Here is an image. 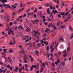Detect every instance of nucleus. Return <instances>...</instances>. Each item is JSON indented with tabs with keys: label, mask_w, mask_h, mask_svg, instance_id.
Segmentation results:
<instances>
[{
	"label": "nucleus",
	"mask_w": 73,
	"mask_h": 73,
	"mask_svg": "<svg viewBox=\"0 0 73 73\" xmlns=\"http://www.w3.org/2000/svg\"><path fill=\"white\" fill-rule=\"evenodd\" d=\"M7 0H2L1 1V3H3L2 4L0 5V7L1 8H3V7H5V8H9L11 9V7H10L9 5H8L7 4H5V3H7Z\"/></svg>",
	"instance_id": "f257e3e1"
},
{
	"label": "nucleus",
	"mask_w": 73,
	"mask_h": 73,
	"mask_svg": "<svg viewBox=\"0 0 73 73\" xmlns=\"http://www.w3.org/2000/svg\"><path fill=\"white\" fill-rule=\"evenodd\" d=\"M53 5V4L52 2L47 4H45V6H46V7H50V6H51V5Z\"/></svg>",
	"instance_id": "f03ea898"
},
{
	"label": "nucleus",
	"mask_w": 73,
	"mask_h": 73,
	"mask_svg": "<svg viewBox=\"0 0 73 73\" xmlns=\"http://www.w3.org/2000/svg\"><path fill=\"white\" fill-rule=\"evenodd\" d=\"M8 33L9 35H10L11 34V33H12L13 36L14 35V33H13V31H12V29H10V31H9Z\"/></svg>",
	"instance_id": "7ed1b4c3"
},
{
	"label": "nucleus",
	"mask_w": 73,
	"mask_h": 73,
	"mask_svg": "<svg viewBox=\"0 0 73 73\" xmlns=\"http://www.w3.org/2000/svg\"><path fill=\"white\" fill-rule=\"evenodd\" d=\"M45 32L48 33H50V31L48 28H47L45 30Z\"/></svg>",
	"instance_id": "20e7f679"
},
{
	"label": "nucleus",
	"mask_w": 73,
	"mask_h": 73,
	"mask_svg": "<svg viewBox=\"0 0 73 73\" xmlns=\"http://www.w3.org/2000/svg\"><path fill=\"white\" fill-rule=\"evenodd\" d=\"M1 55H2V57H3V58H4V57H5V56H6V54H5V52H2L1 54Z\"/></svg>",
	"instance_id": "39448f33"
},
{
	"label": "nucleus",
	"mask_w": 73,
	"mask_h": 73,
	"mask_svg": "<svg viewBox=\"0 0 73 73\" xmlns=\"http://www.w3.org/2000/svg\"><path fill=\"white\" fill-rule=\"evenodd\" d=\"M62 22L60 21L58 23H57V25H61V24H62Z\"/></svg>",
	"instance_id": "423d86ee"
},
{
	"label": "nucleus",
	"mask_w": 73,
	"mask_h": 73,
	"mask_svg": "<svg viewBox=\"0 0 73 73\" xmlns=\"http://www.w3.org/2000/svg\"><path fill=\"white\" fill-rule=\"evenodd\" d=\"M6 19H9V16L7 14H6L5 16L4 17Z\"/></svg>",
	"instance_id": "0eeeda50"
},
{
	"label": "nucleus",
	"mask_w": 73,
	"mask_h": 73,
	"mask_svg": "<svg viewBox=\"0 0 73 73\" xmlns=\"http://www.w3.org/2000/svg\"><path fill=\"white\" fill-rule=\"evenodd\" d=\"M52 13H54V15H55L56 13H58V11H57V10H55V11L54 10L52 11Z\"/></svg>",
	"instance_id": "6e6552de"
},
{
	"label": "nucleus",
	"mask_w": 73,
	"mask_h": 73,
	"mask_svg": "<svg viewBox=\"0 0 73 73\" xmlns=\"http://www.w3.org/2000/svg\"><path fill=\"white\" fill-rule=\"evenodd\" d=\"M37 46H38L39 47H40L41 46V43H38L36 44Z\"/></svg>",
	"instance_id": "1a4fd4ad"
},
{
	"label": "nucleus",
	"mask_w": 73,
	"mask_h": 73,
	"mask_svg": "<svg viewBox=\"0 0 73 73\" xmlns=\"http://www.w3.org/2000/svg\"><path fill=\"white\" fill-rule=\"evenodd\" d=\"M33 13H34L33 12H32L31 13H28V16H30L31 15H33Z\"/></svg>",
	"instance_id": "9d476101"
},
{
	"label": "nucleus",
	"mask_w": 73,
	"mask_h": 73,
	"mask_svg": "<svg viewBox=\"0 0 73 73\" xmlns=\"http://www.w3.org/2000/svg\"><path fill=\"white\" fill-rule=\"evenodd\" d=\"M70 11H70V10H69L68 12H66V13L65 15H66V16H67L68 15L69 13L70 12Z\"/></svg>",
	"instance_id": "9b49d317"
},
{
	"label": "nucleus",
	"mask_w": 73,
	"mask_h": 73,
	"mask_svg": "<svg viewBox=\"0 0 73 73\" xmlns=\"http://www.w3.org/2000/svg\"><path fill=\"white\" fill-rule=\"evenodd\" d=\"M49 8H48L47 10V12L48 13L49 15H50V13H51L50 11H49Z\"/></svg>",
	"instance_id": "f8f14e48"
},
{
	"label": "nucleus",
	"mask_w": 73,
	"mask_h": 73,
	"mask_svg": "<svg viewBox=\"0 0 73 73\" xmlns=\"http://www.w3.org/2000/svg\"><path fill=\"white\" fill-rule=\"evenodd\" d=\"M41 43H42V46H44V41H43V40H41Z\"/></svg>",
	"instance_id": "ddd939ff"
},
{
	"label": "nucleus",
	"mask_w": 73,
	"mask_h": 73,
	"mask_svg": "<svg viewBox=\"0 0 73 73\" xmlns=\"http://www.w3.org/2000/svg\"><path fill=\"white\" fill-rule=\"evenodd\" d=\"M34 32L35 33H36V34H37V33H38V32H39V31L38 30V29L37 30V31H35V30H34Z\"/></svg>",
	"instance_id": "4468645a"
},
{
	"label": "nucleus",
	"mask_w": 73,
	"mask_h": 73,
	"mask_svg": "<svg viewBox=\"0 0 73 73\" xmlns=\"http://www.w3.org/2000/svg\"><path fill=\"white\" fill-rule=\"evenodd\" d=\"M61 40H62V41H64V38H62V37H61L59 40L60 41Z\"/></svg>",
	"instance_id": "2eb2a0df"
},
{
	"label": "nucleus",
	"mask_w": 73,
	"mask_h": 73,
	"mask_svg": "<svg viewBox=\"0 0 73 73\" xmlns=\"http://www.w3.org/2000/svg\"><path fill=\"white\" fill-rule=\"evenodd\" d=\"M48 21H53V19H51L49 18H48Z\"/></svg>",
	"instance_id": "dca6fc26"
},
{
	"label": "nucleus",
	"mask_w": 73,
	"mask_h": 73,
	"mask_svg": "<svg viewBox=\"0 0 73 73\" xmlns=\"http://www.w3.org/2000/svg\"><path fill=\"white\" fill-rule=\"evenodd\" d=\"M19 48H21V50H22V51L23 50V49H22V48H23V46H21V45H19Z\"/></svg>",
	"instance_id": "f3484780"
},
{
	"label": "nucleus",
	"mask_w": 73,
	"mask_h": 73,
	"mask_svg": "<svg viewBox=\"0 0 73 73\" xmlns=\"http://www.w3.org/2000/svg\"><path fill=\"white\" fill-rule=\"evenodd\" d=\"M49 25L48 26V27L50 28V25H53V24L52 23H50L49 24Z\"/></svg>",
	"instance_id": "a211bd4d"
},
{
	"label": "nucleus",
	"mask_w": 73,
	"mask_h": 73,
	"mask_svg": "<svg viewBox=\"0 0 73 73\" xmlns=\"http://www.w3.org/2000/svg\"><path fill=\"white\" fill-rule=\"evenodd\" d=\"M44 43L45 45H47L48 44V42L44 41Z\"/></svg>",
	"instance_id": "6ab92c4d"
},
{
	"label": "nucleus",
	"mask_w": 73,
	"mask_h": 73,
	"mask_svg": "<svg viewBox=\"0 0 73 73\" xmlns=\"http://www.w3.org/2000/svg\"><path fill=\"white\" fill-rule=\"evenodd\" d=\"M71 49V48H70V47L69 46H68L67 48V51H69V50H70Z\"/></svg>",
	"instance_id": "aec40b11"
},
{
	"label": "nucleus",
	"mask_w": 73,
	"mask_h": 73,
	"mask_svg": "<svg viewBox=\"0 0 73 73\" xmlns=\"http://www.w3.org/2000/svg\"><path fill=\"white\" fill-rule=\"evenodd\" d=\"M22 68H20L19 70V72L20 73H24V72H21V70H22Z\"/></svg>",
	"instance_id": "412c9836"
},
{
	"label": "nucleus",
	"mask_w": 73,
	"mask_h": 73,
	"mask_svg": "<svg viewBox=\"0 0 73 73\" xmlns=\"http://www.w3.org/2000/svg\"><path fill=\"white\" fill-rule=\"evenodd\" d=\"M3 50L4 51V52L5 53H7V49H3Z\"/></svg>",
	"instance_id": "4be33fe9"
},
{
	"label": "nucleus",
	"mask_w": 73,
	"mask_h": 73,
	"mask_svg": "<svg viewBox=\"0 0 73 73\" xmlns=\"http://www.w3.org/2000/svg\"><path fill=\"white\" fill-rule=\"evenodd\" d=\"M23 59L24 60V62L25 63V64H27V60L25 58H23Z\"/></svg>",
	"instance_id": "5701e85b"
},
{
	"label": "nucleus",
	"mask_w": 73,
	"mask_h": 73,
	"mask_svg": "<svg viewBox=\"0 0 73 73\" xmlns=\"http://www.w3.org/2000/svg\"><path fill=\"white\" fill-rule=\"evenodd\" d=\"M26 37L24 36L22 38V39L23 40H26Z\"/></svg>",
	"instance_id": "b1692460"
},
{
	"label": "nucleus",
	"mask_w": 73,
	"mask_h": 73,
	"mask_svg": "<svg viewBox=\"0 0 73 73\" xmlns=\"http://www.w3.org/2000/svg\"><path fill=\"white\" fill-rule=\"evenodd\" d=\"M15 44V43H14L13 42H10L9 43V45H13V44Z\"/></svg>",
	"instance_id": "393cba45"
},
{
	"label": "nucleus",
	"mask_w": 73,
	"mask_h": 73,
	"mask_svg": "<svg viewBox=\"0 0 73 73\" xmlns=\"http://www.w3.org/2000/svg\"><path fill=\"white\" fill-rule=\"evenodd\" d=\"M32 66H33V67L34 68H37V66L36 65H32Z\"/></svg>",
	"instance_id": "a878e982"
},
{
	"label": "nucleus",
	"mask_w": 73,
	"mask_h": 73,
	"mask_svg": "<svg viewBox=\"0 0 73 73\" xmlns=\"http://www.w3.org/2000/svg\"><path fill=\"white\" fill-rule=\"evenodd\" d=\"M35 23H38L39 22V21L37 19H36L35 20Z\"/></svg>",
	"instance_id": "bb28decb"
},
{
	"label": "nucleus",
	"mask_w": 73,
	"mask_h": 73,
	"mask_svg": "<svg viewBox=\"0 0 73 73\" xmlns=\"http://www.w3.org/2000/svg\"><path fill=\"white\" fill-rule=\"evenodd\" d=\"M34 11L35 13H36L37 11V8H36L35 10H34Z\"/></svg>",
	"instance_id": "cd10ccee"
},
{
	"label": "nucleus",
	"mask_w": 73,
	"mask_h": 73,
	"mask_svg": "<svg viewBox=\"0 0 73 73\" xmlns=\"http://www.w3.org/2000/svg\"><path fill=\"white\" fill-rule=\"evenodd\" d=\"M19 27L20 28H21V29H24V27H23L21 25L19 26Z\"/></svg>",
	"instance_id": "c85d7f7f"
},
{
	"label": "nucleus",
	"mask_w": 73,
	"mask_h": 73,
	"mask_svg": "<svg viewBox=\"0 0 73 73\" xmlns=\"http://www.w3.org/2000/svg\"><path fill=\"white\" fill-rule=\"evenodd\" d=\"M60 28H62V29H64V28H65V26L63 25V26H60Z\"/></svg>",
	"instance_id": "c756f323"
},
{
	"label": "nucleus",
	"mask_w": 73,
	"mask_h": 73,
	"mask_svg": "<svg viewBox=\"0 0 73 73\" xmlns=\"http://www.w3.org/2000/svg\"><path fill=\"white\" fill-rule=\"evenodd\" d=\"M69 28L70 30H71V31H73V29H72V27H71V26L70 25V27Z\"/></svg>",
	"instance_id": "7c9ffc66"
},
{
	"label": "nucleus",
	"mask_w": 73,
	"mask_h": 73,
	"mask_svg": "<svg viewBox=\"0 0 73 73\" xmlns=\"http://www.w3.org/2000/svg\"><path fill=\"white\" fill-rule=\"evenodd\" d=\"M52 27H53V28H54V29H55V30L57 29V28H56V27L55 26H54L52 25Z\"/></svg>",
	"instance_id": "2f4dec72"
},
{
	"label": "nucleus",
	"mask_w": 73,
	"mask_h": 73,
	"mask_svg": "<svg viewBox=\"0 0 73 73\" xmlns=\"http://www.w3.org/2000/svg\"><path fill=\"white\" fill-rule=\"evenodd\" d=\"M20 5H21V7H23V1L21 2V3H20Z\"/></svg>",
	"instance_id": "473e14b6"
},
{
	"label": "nucleus",
	"mask_w": 73,
	"mask_h": 73,
	"mask_svg": "<svg viewBox=\"0 0 73 73\" xmlns=\"http://www.w3.org/2000/svg\"><path fill=\"white\" fill-rule=\"evenodd\" d=\"M42 65L43 67H44V68L45 67V64H44V63H43L42 64Z\"/></svg>",
	"instance_id": "72a5a7b5"
},
{
	"label": "nucleus",
	"mask_w": 73,
	"mask_h": 73,
	"mask_svg": "<svg viewBox=\"0 0 73 73\" xmlns=\"http://www.w3.org/2000/svg\"><path fill=\"white\" fill-rule=\"evenodd\" d=\"M13 24V22H10L9 23V25L10 26H12Z\"/></svg>",
	"instance_id": "f704fd0d"
},
{
	"label": "nucleus",
	"mask_w": 73,
	"mask_h": 73,
	"mask_svg": "<svg viewBox=\"0 0 73 73\" xmlns=\"http://www.w3.org/2000/svg\"><path fill=\"white\" fill-rule=\"evenodd\" d=\"M40 16H41V17H42V13L41 12L40 13Z\"/></svg>",
	"instance_id": "c9c22d12"
},
{
	"label": "nucleus",
	"mask_w": 73,
	"mask_h": 73,
	"mask_svg": "<svg viewBox=\"0 0 73 73\" xmlns=\"http://www.w3.org/2000/svg\"><path fill=\"white\" fill-rule=\"evenodd\" d=\"M46 49H47V50H48V51L49 50V46H48L47 47Z\"/></svg>",
	"instance_id": "e433bc0d"
},
{
	"label": "nucleus",
	"mask_w": 73,
	"mask_h": 73,
	"mask_svg": "<svg viewBox=\"0 0 73 73\" xmlns=\"http://www.w3.org/2000/svg\"><path fill=\"white\" fill-rule=\"evenodd\" d=\"M25 58H25V59H27V58H27V55H25V56H24Z\"/></svg>",
	"instance_id": "4c0bfd02"
},
{
	"label": "nucleus",
	"mask_w": 73,
	"mask_h": 73,
	"mask_svg": "<svg viewBox=\"0 0 73 73\" xmlns=\"http://www.w3.org/2000/svg\"><path fill=\"white\" fill-rule=\"evenodd\" d=\"M60 71H61V69H60V68H58V72L59 73H60Z\"/></svg>",
	"instance_id": "58836bf2"
},
{
	"label": "nucleus",
	"mask_w": 73,
	"mask_h": 73,
	"mask_svg": "<svg viewBox=\"0 0 73 73\" xmlns=\"http://www.w3.org/2000/svg\"><path fill=\"white\" fill-rule=\"evenodd\" d=\"M29 40V38L27 39L25 41V42H28Z\"/></svg>",
	"instance_id": "ea45409f"
},
{
	"label": "nucleus",
	"mask_w": 73,
	"mask_h": 73,
	"mask_svg": "<svg viewBox=\"0 0 73 73\" xmlns=\"http://www.w3.org/2000/svg\"><path fill=\"white\" fill-rule=\"evenodd\" d=\"M42 70H43V68H42L40 71V73H41V72H42Z\"/></svg>",
	"instance_id": "a19ab883"
},
{
	"label": "nucleus",
	"mask_w": 73,
	"mask_h": 73,
	"mask_svg": "<svg viewBox=\"0 0 73 73\" xmlns=\"http://www.w3.org/2000/svg\"><path fill=\"white\" fill-rule=\"evenodd\" d=\"M65 62H62V65H65Z\"/></svg>",
	"instance_id": "79ce46f5"
},
{
	"label": "nucleus",
	"mask_w": 73,
	"mask_h": 73,
	"mask_svg": "<svg viewBox=\"0 0 73 73\" xmlns=\"http://www.w3.org/2000/svg\"><path fill=\"white\" fill-rule=\"evenodd\" d=\"M32 22L33 23V24H35V20H32Z\"/></svg>",
	"instance_id": "37998d69"
},
{
	"label": "nucleus",
	"mask_w": 73,
	"mask_h": 73,
	"mask_svg": "<svg viewBox=\"0 0 73 73\" xmlns=\"http://www.w3.org/2000/svg\"><path fill=\"white\" fill-rule=\"evenodd\" d=\"M50 55H51V57H53V54L50 53Z\"/></svg>",
	"instance_id": "c03bdc74"
},
{
	"label": "nucleus",
	"mask_w": 73,
	"mask_h": 73,
	"mask_svg": "<svg viewBox=\"0 0 73 73\" xmlns=\"http://www.w3.org/2000/svg\"><path fill=\"white\" fill-rule=\"evenodd\" d=\"M24 8L22 9H21V10H19V12H21V11H23L24 10Z\"/></svg>",
	"instance_id": "a18cd8bd"
},
{
	"label": "nucleus",
	"mask_w": 73,
	"mask_h": 73,
	"mask_svg": "<svg viewBox=\"0 0 73 73\" xmlns=\"http://www.w3.org/2000/svg\"><path fill=\"white\" fill-rule=\"evenodd\" d=\"M54 50V48H52V49L51 50L50 52L51 53H53V52Z\"/></svg>",
	"instance_id": "49530a36"
},
{
	"label": "nucleus",
	"mask_w": 73,
	"mask_h": 73,
	"mask_svg": "<svg viewBox=\"0 0 73 73\" xmlns=\"http://www.w3.org/2000/svg\"><path fill=\"white\" fill-rule=\"evenodd\" d=\"M17 27L16 26L15 28V31H17Z\"/></svg>",
	"instance_id": "de8ad7c7"
},
{
	"label": "nucleus",
	"mask_w": 73,
	"mask_h": 73,
	"mask_svg": "<svg viewBox=\"0 0 73 73\" xmlns=\"http://www.w3.org/2000/svg\"><path fill=\"white\" fill-rule=\"evenodd\" d=\"M65 14V12H63L61 13V15H62V16H64V15Z\"/></svg>",
	"instance_id": "09e8293b"
},
{
	"label": "nucleus",
	"mask_w": 73,
	"mask_h": 73,
	"mask_svg": "<svg viewBox=\"0 0 73 73\" xmlns=\"http://www.w3.org/2000/svg\"><path fill=\"white\" fill-rule=\"evenodd\" d=\"M23 16V15H22L20 16L19 17V19H21Z\"/></svg>",
	"instance_id": "8fccbe9b"
},
{
	"label": "nucleus",
	"mask_w": 73,
	"mask_h": 73,
	"mask_svg": "<svg viewBox=\"0 0 73 73\" xmlns=\"http://www.w3.org/2000/svg\"><path fill=\"white\" fill-rule=\"evenodd\" d=\"M35 52L36 53H39V51H38L37 50H36L35 51Z\"/></svg>",
	"instance_id": "3c124183"
},
{
	"label": "nucleus",
	"mask_w": 73,
	"mask_h": 73,
	"mask_svg": "<svg viewBox=\"0 0 73 73\" xmlns=\"http://www.w3.org/2000/svg\"><path fill=\"white\" fill-rule=\"evenodd\" d=\"M47 55L48 58H49V57H50V55L48 54V53H47Z\"/></svg>",
	"instance_id": "603ef678"
},
{
	"label": "nucleus",
	"mask_w": 73,
	"mask_h": 73,
	"mask_svg": "<svg viewBox=\"0 0 73 73\" xmlns=\"http://www.w3.org/2000/svg\"><path fill=\"white\" fill-rule=\"evenodd\" d=\"M52 70L53 71H55V68H54V67H52Z\"/></svg>",
	"instance_id": "864d4df0"
},
{
	"label": "nucleus",
	"mask_w": 73,
	"mask_h": 73,
	"mask_svg": "<svg viewBox=\"0 0 73 73\" xmlns=\"http://www.w3.org/2000/svg\"><path fill=\"white\" fill-rule=\"evenodd\" d=\"M34 17L35 18H36V17H37V16L35 14H34Z\"/></svg>",
	"instance_id": "5fc2aeb1"
},
{
	"label": "nucleus",
	"mask_w": 73,
	"mask_h": 73,
	"mask_svg": "<svg viewBox=\"0 0 73 73\" xmlns=\"http://www.w3.org/2000/svg\"><path fill=\"white\" fill-rule=\"evenodd\" d=\"M66 56H67V54L66 53H65L63 56V57H66Z\"/></svg>",
	"instance_id": "6e6d98bb"
},
{
	"label": "nucleus",
	"mask_w": 73,
	"mask_h": 73,
	"mask_svg": "<svg viewBox=\"0 0 73 73\" xmlns=\"http://www.w3.org/2000/svg\"><path fill=\"white\" fill-rule=\"evenodd\" d=\"M13 39L14 41V43H16V42H15V37L13 38Z\"/></svg>",
	"instance_id": "4d7b16f0"
},
{
	"label": "nucleus",
	"mask_w": 73,
	"mask_h": 73,
	"mask_svg": "<svg viewBox=\"0 0 73 73\" xmlns=\"http://www.w3.org/2000/svg\"><path fill=\"white\" fill-rule=\"evenodd\" d=\"M60 59H58L57 60V62L58 63H60Z\"/></svg>",
	"instance_id": "13d9d810"
},
{
	"label": "nucleus",
	"mask_w": 73,
	"mask_h": 73,
	"mask_svg": "<svg viewBox=\"0 0 73 73\" xmlns=\"http://www.w3.org/2000/svg\"><path fill=\"white\" fill-rule=\"evenodd\" d=\"M33 67L32 66L31 67L30 70H33Z\"/></svg>",
	"instance_id": "bf43d9fd"
},
{
	"label": "nucleus",
	"mask_w": 73,
	"mask_h": 73,
	"mask_svg": "<svg viewBox=\"0 0 73 73\" xmlns=\"http://www.w3.org/2000/svg\"><path fill=\"white\" fill-rule=\"evenodd\" d=\"M39 9H42V7H39Z\"/></svg>",
	"instance_id": "052dcab7"
},
{
	"label": "nucleus",
	"mask_w": 73,
	"mask_h": 73,
	"mask_svg": "<svg viewBox=\"0 0 73 73\" xmlns=\"http://www.w3.org/2000/svg\"><path fill=\"white\" fill-rule=\"evenodd\" d=\"M19 65L20 67H21V66H22V64H21V63H20V62L19 63Z\"/></svg>",
	"instance_id": "680f3d73"
},
{
	"label": "nucleus",
	"mask_w": 73,
	"mask_h": 73,
	"mask_svg": "<svg viewBox=\"0 0 73 73\" xmlns=\"http://www.w3.org/2000/svg\"><path fill=\"white\" fill-rule=\"evenodd\" d=\"M71 18L70 17H69L68 18H67V21H69V20H70Z\"/></svg>",
	"instance_id": "e2e57ef3"
},
{
	"label": "nucleus",
	"mask_w": 73,
	"mask_h": 73,
	"mask_svg": "<svg viewBox=\"0 0 73 73\" xmlns=\"http://www.w3.org/2000/svg\"><path fill=\"white\" fill-rule=\"evenodd\" d=\"M52 65L54 67V66H55V65L54 64V63H52Z\"/></svg>",
	"instance_id": "0e129e2a"
},
{
	"label": "nucleus",
	"mask_w": 73,
	"mask_h": 73,
	"mask_svg": "<svg viewBox=\"0 0 73 73\" xmlns=\"http://www.w3.org/2000/svg\"><path fill=\"white\" fill-rule=\"evenodd\" d=\"M58 17H59L60 18H61V15H60V14H58Z\"/></svg>",
	"instance_id": "69168bd1"
},
{
	"label": "nucleus",
	"mask_w": 73,
	"mask_h": 73,
	"mask_svg": "<svg viewBox=\"0 0 73 73\" xmlns=\"http://www.w3.org/2000/svg\"><path fill=\"white\" fill-rule=\"evenodd\" d=\"M16 13L15 12H14V13H13L12 14L13 15H15Z\"/></svg>",
	"instance_id": "338daca9"
},
{
	"label": "nucleus",
	"mask_w": 73,
	"mask_h": 73,
	"mask_svg": "<svg viewBox=\"0 0 73 73\" xmlns=\"http://www.w3.org/2000/svg\"><path fill=\"white\" fill-rule=\"evenodd\" d=\"M72 38H73V33H72V35L70 38L71 39H72Z\"/></svg>",
	"instance_id": "774afa93"
}]
</instances>
